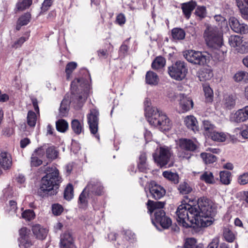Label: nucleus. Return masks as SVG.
<instances>
[{
  "instance_id": "1",
  "label": "nucleus",
  "mask_w": 248,
  "mask_h": 248,
  "mask_svg": "<svg viewBox=\"0 0 248 248\" xmlns=\"http://www.w3.org/2000/svg\"><path fill=\"white\" fill-rule=\"evenodd\" d=\"M215 213L214 203L205 197L199 199L197 206L182 204L176 212L177 222L185 228L194 227V225L200 227H208L213 223Z\"/></svg>"
},
{
  "instance_id": "2",
  "label": "nucleus",
  "mask_w": 248,
  "mask_h": 248,
  "mask_svg": "<svg viewBox=\"0 0 248 248\" xmlns=\"http://www.w3.org/2000/svg\"><path fill=\"white\" fill-rule=\"evenodd\" d=\"M89 89V82L87 79L82 78L74 79L71 84L70 100L67 99L66 97L62 100L59 108V116L64 117L68 115L70 103L76 109L80 108L87 97Z\"/></svg>"
},
{
  "instance_id": "3",
  "label": "nucleus",
  "mask_w": 248,
  "mask_h": 248,
  "mask_svg": "<svg viewBox=\"0 0 248 248\" xmlns=\"http://www.w3.org/2000/svg\"><path fill=\"white\" fill-rule=\"evenodd\" d=\"M46 176L42 178L39 193L43 196H52L57 193V189L61 178L59 170L56 167L48 168Z\"/></svg>"
},
{
  "instance_id": "4",
  "label": "nucleus",
  "mask_w": 248,
  "mask_h": 248,
  "mask_svg": "<svg viewBox=\"0 0 248 248\" xmlns=\"http://www.w3.org/2000/svg\"><path fill=\"white\" fill-rule=\"evenodd\" d=\"M203 37L206 45L211 48L218 49L223 45L222 34L216 27L208 26Z\"/></svg>"
},
{
  "instance_id": "5",
  "label": "nucleus",
  "mask_w": 248,
  "mask_h": 248,
  "mask_svg": "<svg viewBox=\"0 0 248 248\" xmlns=\"http://www.w3.org/2000/svg\"><path fill=\"white\" fill-rule=\"evenodd\" d=\"M147 120L150 124L155 126H160L162 129L166 130L169 126L170 120L167 116L156 108L152 109V113L149 114Z\"/></svg>"
},
{
  "instance_id": "6",
  "label": "nucleus",
  "mask_w": 248,
  "mask_h": 248,
  "mask_svg": "<svg viewBox=\"0 0 248 248\" xmlns=\"http://www.w3.org/2000/svg\"><path fill=\"white\" fill-rule=\"evenodd\" d=\"M178 156L181 159H189L192 154L191 152L195 151L198 146L192 140L186 139H181L177 143Z\"/></svg>"
},
{
  "instance_id": "7",
  "label": "nucleus",
  "mask_w": 248,
  "mask_h": 248,
  "mask_svg": "<svg viewBox=\"0 0 248 248\" xmlns=\"http://www.w3.org/2000/svg\"><path fill=\"white\" fill-rule=\"evenodd\" d=\"M172 155L171 148L163 145L156 149L153 156L155 162L161 168L169 163Z\"/></svg>"
},
{
  "instance_id": "8",
  "label": "nucleus",
  "mask_w": 248,
  "mask_h": 248,
  "mask_svg": "<svg viewBox=\"0 0 248 248\" xmlns=\"http://www.w3.org/2000/svg\"><path fill=\"white\" fill-rule=\"evenodd\" d=\"M165 202H154L149 200L146 203L148 212L151 215L154 212L155 219L152 220L153 223L156 226V223L162 220L166 213L163 210Z\"/></svg>"
},
{
  "instance_id": "9",
  "label": "nucleus",
  "mask_w": 248,
  "mask_h": 248,
  "mask_svg": "<svg viewBox=\"0 0 248 248\" xmlns=\"http://www.w3.org/2000/svg\"><path fill=\"white\" fill-rule=\"evenodd\" d=\"M186 63L183 61H177L168 68V73L172 78L181 81L184 79L187 73Z\"/></svg>"
},
{
  "instance_id": "10",
  "label": "nucleus",
  "mask_w": 248,
  "mask_h": 248,
  "mask_svg": "<svg viewBox=\"0 0 248 248\" xmlns=\"http://www.w3.org/2000/svg\"><path fill=\"white\" fill-rule=\"evenodd\" d=\"M87 192L88 197L93 199L94 196H100L104 193V186L101 182L96 179L92 178L84 188Z\"/></svg>"
},
{
  "instance_id": "11",
  "label": "nucleus",
  "mask_w": 248,
  "mask_h": 248,
  "mask_svg": "<svg viewBox=\"0 0 248 248\" xmlns=\"http://www.w3.org/2000/svg\"><path fill=\"white\" fill-rule=\"evenodd\" d=\"M184 56L187 61L193 64L202 65L206 63L207 57L202 52L188 50Z\"/></svg>"
},
{
  "instance_id": "12",
  "label": "nucleus",
  "mask_w": 248,
  "mask_h": 248,
  "mask_svg": "<svg viewBox=\"0 0 248 248\" xmlns=\"http://www.w3.org/2000/svg\"><path fill=\"white\" fill-rule=\"evenodd\" d=\"M98 116L99 112L95 109H91L87 116L88 124L91 133L97 139H99V136L97 134L98 128Z\"/></svg>"
},
{
  "instance_id": "13",
  "label": "nucleus",
  "mask_w": 248,
  "mask_h": 248,
  "mask_svg": "<svg viewBox=\"0 0 248 248\" xmlns=\"http://www.w3.org/2000/svg\"><path fill=\"white\" fill-rule=\"evenodd\" d=\"M177 97L182 112H187L193 108V102L190 97L183 93L179 94Z\"/></svg>"
},
{
  "instance_id": "14",
  "label": "nucleus",
  "mask_w": 248,
  "mask_h": 248,
  "mask_svg": "<svg viewBox=\"0 0 248 248\" xmlns=\"http://www.w3.org/2000/svg\"><path fill=\"white\" fill-rule=\"evenodd\" d=\"M149 191L152 197L155 200L161 199L166 193L165 189L154 181L150 183Z\"/></svg>"
},
{
  "instance_id": "15",
  "label": "nucleus",
  "mask_w": 248,
  "mask_h": 248,
  "mask_svg": "<svg viewBox=\"0 0 248 248\" xmlns=\"http://www.w3.org/2000/svg\"><path fill=\"white\" fill-rule=\"evenodd\" d=\"M229 24L231 29L235 32L243 34L248 32V26L245 24L240 23L234 17H230Z\"/></svg>"
},
{
  "instance_id": "16",
  "label": "nucleus",
  "mask_w": 248,
  "mask_h": 248,
  "mask_svg": "<svg viewBox=\"0 0 248 248\" xmlns=\"http://www.w3.org/2000/svg\"><path fill=\"white\" fill-rule=\"evenodd\" d=\"M60 248H76L73 237L69 232H65L61 236Z\"/></svg>"
},
{
  "instance_id": "17",
  "label": "nucleus",
  "mask_w": 248,
  "mask_h": 248,
  "mask_svg": "<svg viewBox=\"0 0 248 248\" xmlns=\"http://www.w3.org/2000/svg\"><path fill=\"white\" fill-rule=\"evenodd\" d=\"M12 159L11 155L7 152H2L0 154V165L4 170L11 168Z\"/></svg>"
},
{
  "instance_id": "18",
  "label": "nucleus",
  "mask_w": 248,
  "mask_h": 248,
  "mask_svg": "<svg viewBox=\"0 0 248 248\" xmlns=\"http://www.w3.org/2000/svg\"><path fill=\"white\" fill-rule=\"evenodd\" d=\"M184 124L187 128L194 132L199 131V125L197 119L193 115H188L184 118Z\"/></svg>"
},
{
  "instance_id": "19",
  "label": "nucleus",
  "mask_w": 248,
  "mask_h": 248,
  "mask_svg": "<svg viewBox=\"0 0 248 248\" xmlns=\"http://www.w3.org/2000/svg\"><path fill=\"white\" fill-rule=\"evenodd\" d=\"M197 6V3L194 1L183 3L181 4V9L185 17L189 19L193 10Z\"/></svg>"
},
{
  "instance_id": "20",
  "label": "nucleus",
  "mask_w": 248,
  "mask_h": 248,
  "mask_svg": "<svg viewBox=\"0 0 248 248\" xmlns=\"http://www.w3.org/2000/svg\"><path fill=\"white\" fill-rule=\"evenodd\" d=\"M32 231L36 238L40 239H44L47 234L48 230L43 228L39 224H36L32 226Z\"/></svg>"
},
{
  "instance_id": "21",
  "label": "nucleus",
  "mask_w": 248,
  "mask_h": 248,
  "mask_svg": "<svg viewBox=\"0 0 248 248\" xmlns=\"http://www.w3.org/2000/svg\"><path fill=\"white\" fill-rule=\"evenodd\" d=\"M236 97L233 95H225L222 101L223 107L228 109L233 108L236 104Z\"/></svg>"
},
{
  "instance_id": "22",
  "label": "nucleus",
  "mask_w": 248,
  "mask_h": 248,
  "mask_svg": "<svg viewBox=\"0 0 248 248\" xmlns=\"http://www.w3.org/2000/svg\"><path fill=\"white\" fill-rule=\"evenodd\" d=\"M231 119L234 122L241 123L248 120V117L245 109L243 108L236 111Z\"/></svg>"
},
{
  "instance_id": "23",
  "label": "nucleus",
  "mask_w": 248,
  "mask_h": 248,
  "mask_svg": "<svg viewBox=\"0 0 248 248\" xmlns=\"http://www.w3.org/2000/svg\"><path fill=\"white\" fill-rule=\"evenodd\" d=\"M159 78L157 75L151 71H148L145 75V82L147 84L155 86L158 84Z\"/></svg>"
},
{
  "instance_id": "24",
  "label": "nucleus",
  "mask_w": 248,
  "mask_h": 248,
  "mask_svg": "<svg viewBox=\"0 0 248 248\" xmlns=\"http://www.w3.org/2000/svg\"><path fill=\"white\" fill-rule=\"evenodd\" d=\"M237 5L244 18H248V0H236Z\"/></svg>"
},
{
  "instance_id": "25",
  "label": "nucleus",
  "mask_w": 248,
  "mask_h": 248,
  "mask_svg": "<svg viewBox=\"0 0 248 248\" xmlns=\"http://www.w3.org/2000/svg\"><path fill=\"white\" fill-rule=\"evenodd\" d=\"M71 128L73 131L77 135H80L84 133L83 122L77 119L72 120Z\"/></svg>"
},
{
  "instance_id": "26",
  "label": "nucleus",
  "mask_w": 248,
  "mask_h": 248,
  "mask_svg": "<svg viewBox=\"0 0 248 248\" xmlns=\"http://www.w3.org/2000/svg\"><path fill=\"white\" fill-rule=\"evenodd\" d=\"M198 78L200 81H204L210 79L213 74L211 70L208 68H203L199 71Z\"/></svg>"
},
{
  "instance_id": "27",
  "label": "nucleus",
  "mask_w": 248,
  "mask_h": 248,
  "mask_svg": "<svg viewBox=\"0 0 248 248\" xmlns=\"http://www.w3.org/2000/svg\"><path fill=\"white\" fill-rule=\"evenodd\" d=\"M32 3V0H19L16 5V12L23 11L29 8Z\"/></svg>"
},
{
  "instance_id": "28",
  "label": "nucleus",
  "mask_w": 248,
  "mask_h": 248,
  "mask_svg": "<svg viewBox=\"0 0 248 248\" xmlns=\"http://www.w3.org/2000/svg\"><path fill=\"white\" fill-rule=\"evenodd\" d=\"M88 192L84 188L78 198V205L80 208H84L88 205V199H90L88 197Z\"/></svg>"
},
{
  "instance_id": "29",
  "label": "nucleus",
  "mask_w": 248,
  "mask_h": 248,
  "mask_svg": "<svg viewBox=\"0 0 248 248\" xmlns=\"http://www.w3.org/2000/svg\"><path fill=\"white\" fill-rule=\"evenodd\" d=\"M214 141L223 142L226 140V136L222 132H218L214 129L208 136Z\"/></svg>"
},
{
  "instance_id": "30",
  "label": "nucleus",
  "mask_w": 248,
  "mask_h": 248,
  "mask_svg": "<svg viewBox=\"0 0 248 248\" xmlns=\"http://www.w3.org/2000/svg\"><path fill=\"white\" fill-rule=\"evenodd\" d=\"M200 179L206 184H213L215 180L212 172L209 171H204L200 176Z\"/></svg>"
},
{
  "instance_id": "31",
  "label": "nucleus",
  "mask_w": 248,
  "mask_h": 248,
  "mask_svg": "<svg viewBox=\"0 0 248 248\" xmlns=\"http://www.w3.org/2000/svg\"><path fill=\"white\" fill-rule=\"evenodd\" d=\"M172 38L175 40H183L186 36L185 31L181 28H174L171 30Z\"/></svg>"
},
{
  "instance_id": "32",
  "label": "nucleus",
  "mask_w": 248,
  "mask_h": 248,
  "mask_svg": "<svg viewBox=\"0 0 248 248\" xmlns=\"http://www.w3.org/2000/svg\"><path fill=\"white\" fill-rule=\"evenodd\" d=\"M138 167L141 172H145L147 170L148 166L146 164V156L145 154H141L140 155Z\"/></svg>"
},
{
  "instance_id": "33",
  "label": "nucleus",
  "mask_w": 248,
  "mask_h": 248,
  "mask_svg": "<svg viewBox=\"0 0 248 248\" xmlns=\"http://www.w3.org/2000/svg\"><path fill=\"white\" fill-rule=\"evenodd\" d=\"M220 181L222 184L228 185L231 181V173L228 171H221L219 173Z\"/></svg>"
},
{
  "instance_id": "34",
  "label": "nucleus",
  "mask_w": 248,
  "mask_h": 248,
  "mask_svg": "<svg viewBox=\"0 0 248 248\" xmlns=\"http://www.w3.org/2000/svg\"><path fill=\"white\" fill-rule=\"evenodd\" d=\"M201 157L206 164L213 163L217 160V157L210 153H202Z\"/></svg>"
},
{
  "instance_id": "35",
  "label": "nucleus",
  "mask_w": 248,
  "mask_h": 248,
  "mask_svg": "<svg viewBox=\"0 0 248 248\" xmlns=\"http://www.w3.org/2000/svg\"><path fill=\"white\" fill-rule=\"evenodd\" d=\"M46 156L47 158L51 160L56 159L58 155V152L53 146L46 145Z\"/></svg>"
},
{
  "instance_id": "36",
  "label": "nucleus",
  "mask_w": 248,
  "mask_h": 248,
  "mask_svg": "<svg viewBox=\"0 0 248 248\" xmlns=\"http://www.w3.org/2000/svg\"><path fill=\"white\" fill-rule=\"evenodd\" d=\"M166 63L165 58L161 56L157 57L153 61L152 67L154 69H158L164 67Z\"/></svg>"
},
{
  "instance_id": "37",
  "label": "nucleus",
  "mask_w": 248,
  "mask_h": 248,
  "mask_svg": "<svg viewBox=\"0 0 248 248\" xmlns=\"http://www.w3.org/2000/svg\"><path fill=\"white\" fill-rule=\"evenodd\" d=\"M229 42L232 47H236L241 45L242 39L238 35H232L229 39Z\"/></svg>"
},
{
  "instance_id": "38",
  "label": "nucleus",
  "mask_w": 248,
  "mask_h": 248,
  "mask_svg": "<svg viewBox=\"0 0 248 248\" xmlns=\"http://www.w3.org/2000/svg\"><path fill=\"white\" fill-rule=\"evenodd\" d=\"M163 176L174 184H177L179 182V176L176 173L165 171L163 172Z\"/></svg>"
},
{
  "instance_id": "39",
  "label": "nucleus",
  "mask_w": 248,
  "mask_h": 248,
  "mask_svg": "<svg viewBox=\"0 0 248 248\" xmlns=\"http://www.w3.org/2000/svg\"><path fill=\"white\" fill-rule=\"evenodd\" d=\"M27 124L31 127H34L35 126L37 116L36 114L32 110H29L27 114Z\"/></svg>"
},
{
  "instance_id": "40",
  "label": "nucleus",
  "mask_w": 248,
  "mask_h": 248,
  "mask_svg": "<svg viewBox=\"0 0 248 248\" xmlns=\"http://www.w3.org/2000/svg\"><path fill=\"white\" fill-rule=\"evenodd\" d=\"M233 78L237 82L243 81L245 82H248V73L244 71L238 72L234 75Z\"/></svg>"
},
{
  "instance_id": "41",
  "label": "nucleus",
  "mask_w": 248,
  "mask_h": 248,
  "mask_svg": "<svg viewBox=\"0 0 248 248\" xmlns=\"http://www.w3.org/2000/svg\"><path fill=\"white\" fill-rule=\"evenodd\" d=\"M56 127L58 131L61 132H64L68 129V124L67 122L64 120H59L56 123Z\"/></svg>"
},
{
  "instance_id": "42",
  "label": "nucleus",
  "mask_w": 248,
  "mask_h": 248,
  "mask_svg": "<svg viewBox=\"0 0 248 248\" xmlns=\"http://www.w3.org/2000/svg\"><path fill=\"white\" fill-rule=\"evenodd\" d=\"M196 240L193 238H187L185 244L186 248H203V245H196Z\"/></svg>"
},
{
  "instance_id": "43",
  "label": "nucleus",
  "mask_w": 248,
  "mask_h": 248,
  "mask_svg": "<svg viewBox=\"0 0 248 248\" xmlns=\"http://www.w3.org/2000/svg\"><path fill=\"white\" fill-rule=\"evenodd\" d=\"M202 127L204 131V134L207 136L215 129V126L208 121H203Z\"/></svg>"
},
{
  "instance_id": "44",
  "label": "nucleus",
  "mask_w": 248,
  "mask_h": 248,
  "mask_svg": "<svg viewBox=\"0 0 248 248\" xmlns=\"http://www.w3.org/2000/svg\"><path fill=\"white\" fill-rule=\"evenodd\" d=\"M74 197V188L73 186L69 184L66 187L64 192V197L68 200H71Z\"/></svg>"
},
{
  "instance_id": "45",
  "label": "nucleus",
  "mask_w": 248,
  "mask_h": 248,
  "mask_svg": "<svg viewBox=\"0 0 248 248\" xmlns=\"http://www.w3.org/2000/svg\"><path fill=\"white\" fill-rule=\"evenodd\" d=\"M19 247L23 246L25 248H29L33 245V242L31 241L30 236L18 239Z\"/></svg>"
},
{
  "instance_id": "46",
  "label": "nucleus",
  "mask_w": 248,
  "mask_h": 248,
  "mask_svg": "<svg viewBox=\"0 0 248 248\" xmlns=\"http://www.w3.org/2000/svg\"><path fill=\"white\" fill-rule=\"evenodd\" d=\"M205 101L207 102H211L213 99V92L212 89L209 86L203 87Z\"/></svg>"
},
{
  "instance_id": "47",
  "label": "nucleus",
  "mask_w": 248,
  "mask_h": 248,
  "mask_svg": "<svg viewBox=\"0 0 248 248\" xmlns=\"http://www.w3.org/2000/svg\"><path fill=\"white\" fill-rule=\"evenodd\" d=\"M223 236L225 240L230 243L233 242L235 239V236L233 233L228 228H224Z\"/></svg>"
},
{
  "instance_id": "48",
  "label": "nucleus",
  "mask_w": 248,
  "mask_h": 248,
  "mask_svg": "<svg viewBox=\"0 0 248 248\" xmlns=\"http://www.w3.org/2000/svg\"><path fill=\"white\" fill-rule=\"evenodd\" d=\"M31 15L29 13H26L21 16L18 20V24L20 26L26 25L30 22Z\"/></svg>"
},
{
  "instance_id": "49",
  "label": "nucleus",
  "mask_w": 248,
  "mask_h": 248,
  "mask_svg": "<svg viewBox=\"0 0 248 248\" xmlns=\"http://www.w3.org/2000/svg\"><path fill=\"white\" fill-rule=\"evenodd\" d=\"M178 190L181 193L186 194L192 191V188L187 183L183 182L180 184Z\"/></svg>"
},
{
  "instance_id": "50",
  "label": "nucleus",
  "mask_w": 248,
  "mask_h": 248,
  "mask_svg": "<svg viewBox=\"0 0 248 248\" xmlns=\"http://www.w3.org/2000/svg\"><path fill=\"white\" fill-rule=\"evenodd\" d=\"M77 63L75 62H69L66 66L65 73L66 74L67 78H69L71 73L77 68Z\"/></svg>"
},
{
  "instance_id": "51",
  "label": "nucleus",
  "mask_w": 248,
  "mask_h": 248,
  "mask_svg": "<svg viewBox=\"0 0 248 248\" xmlns=\"http://www.w3.org/2000/svg\"><path fill=\"white\" fill-rule=\"evenodd\" d=\"M195 14L196 16H198L200 19L203 18L206 16V10L205 6H197Z\"/></svg>"
},
{
  "instance_id": "52",
  "label": "nucleus",
  "mask_w": 248,
  "mask_h": 248,
  "mask_svg": "<svg viewBox=\"0 0 248 248\" xmlns=\"http://www.w3.org/2000/svg\"><path fill=\"white\" fill-rule=\"evenodd\" d=\"M163 228L168 229L171 225L172 221L171 219L166 215L164 217L162 220L158 223Z\"/></svg>"
},
{
  "instance_id": "53",
  "label": "nucleus",
  "mask_w": 248,
  "mask_h": 248,
  "mask_svg": "<svg viewBox=\"0 0 248 248\" xmlns=\"http://www.w3.org/2000/svg\"><path fill=\"white\" fill-rule=\"evenodd\" d=\"M35 215L33 211L31 210H26L22 214V217L27 220H31L35 217Z\"/></svg>"
},
{
  "instance_id": "54",
  "label": "nucleus",
  "mask_w": 248,
  "mask_h": 248,
  "mask_svg": "<svg viewBox=\"0 0 248 248\" xmlns=\"http://www.w3.org/2000/svg\"><path fill=\"white\" fill-rule=\"evenodd\" d=\"M46 144H44L38 149H36L33 154H35L36 155L40 158L44 156L45 152L46 153Z\"/></svg>"
},
{
  "instance_id": "55",
  "label": "nucleus",
  "mask_w": 248,
  "mask_h": 248,
  "mask_svg": "<svg viewBox=\"0 0 248 248\" xmlns=\"http://www.w3.org/2000/svg\"><path fill=\"white\" fill-rule=\"evenodd\" d=\"M41 158L37 156L35 154H32L31 157V166L37 167L42 164Z\"/></svg>"
},
{
  "instance_id": "56",
  "label": "nucleus",
  "mask_w": 248,
  "mask_h": 248,
  "mask_svg": "<svg viewBox=\"0 0 248 248\" xmlns=\"http://www.w3.org/2000/svg\"><path fill=\"white\" fill-rule=\"evenodd\" d=\"M62 206L59 204H54L52 206V211L54 215H60L63 211Z\"/></svg>"
},
{
  "instance_id": "57",
  "label": "nucleus",
  "mask_w": 248,
  "mask_h": 248,
  "mask_svg": "<svg viewBox=\"0 0 248 248\" xmlns=\"http://www.w3.org/2000/svg\"><path fill=\"white\" fill-rule=\"evenodd\" d=\"M53 0H44L41 6V12H45L47 11L49 7L52 5Z\"/></svg>"
},
{
  "instance_id": "58",
  "label": "nucleus",
  "mask_w": 248,
  "mask_h": 248,
  "mask_svg": "<svg viewBox=\"0 0 248 248\" xmlns=\"http://www.w3.org/2000/svg\"><path fill=\"white\" fill-rule=\"evenodd\" d=\"M29 232L30 230H29L26 227H22L19 230V237L18 239H21L22 238L27 237L29 236Z\"/></svg>"
},
{
  "instance_id": "59",
  "label": "nucleus",
  "mask_w": 248,
  "mask_h": 248,
  "mask_svg": "<svg viewBox=\"0 0 248 248\" xmlns=\"http://www.w3.org/2000/svg\"><path fill=\"white\" fill-rule=\"evenodd\" d=\"M214 19L218 23L219 26H222L223 25H226L227 24V22L225 18L220 15H216L214 16Z\"/></svg>"
},
{
  "instance_id": "60",
  "label": "nucleus",
  "mask_w": 248,
  "mask_h": 248,
  "mask_svg": "<svg viewBox=\"0 0 248 248\" xmlns=\"http://www.w3.org/2000/svg\"><path fill=\"white\" fill-rule=\"evenodd\" d=\"M239 184L244 185L248 183V173H244L240 175L238 179Z\"/></svg>"
},
{
  "instance_id": "61",
  "label": "nucleus",
  "mask_w": 248,
  "mask_h": 248,
  "mask_svg": "<svg viewBox=\"0 0 248 248\" xmlns=\"http://www.w3.org/2000/svg\"><path fill=\"white\" fill-rule=\"evenodd\" d=\"M144 104L145 106V115L147 117L149 114H151L152 113V108H150V107L151 104L150 100L148 98H146L144 102Z\"/></svg>"
},
{
  "instance_id": "62",
  "label": "nucleus",
  "mask_w": 248,
  "mask_h": 248,
  "mask_svg": "<svg viewBox=\"0 0 248 248\" xmlns=\"http://www.w3.org/2000/svg\"><path fill=\"white\" fill-rule=\"evenodd\" d=\"M124 238L128 241H133L135 239V234L131 231L127 230L124 233Z\"/></svg>"
},
{
  "instance_id": "63",
  "label": "nucleus",
  "mask_w": 248,
  "mask_h": 248,
  "mask_svg": "<svg viewBox=\"0 0 248 248\" xmlns=\"http://www.w3.org/2000/svg\"><path fill=\"white\" fill-rule=\"evenodd\" d=\"M219 243V237L214 238L208 245L207 248H217Z\"/></svg>"
},
{
  "instance_id": "64",
  "label": "nucleus",
  "mask_w": 248,
  "mask_h": 248,
  "mask_svg": "<svg viewBox=\"0 0 248 248\" xmlns=\"http://www.w3.org/2000/svg\"><path fill=\"white\" fill-rule=\"evenodd\" d=\"M126 19L124 15L123 14H119L116 17V21L120 25H124Z\"/></svg>"
}]
</instances>
